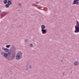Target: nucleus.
<instances>
[{"label":"nucleus","mask_w":79,"mask_h":79,"mask_svg":"<svg viewBox=\"0 0 79 79\" xmlns=\"http://www.w3.org/2000/svg\"><path fill=\"white\" fill-rule=\"evenodd\" d=\"M13 54L10 55H8V56L6 58L7 60H13L15 58V52H12Z\"/></svg>","instance_id":"obj_1"},{"label":"nucleus","mask_w":79,"mask_h":79,"mask_svg":"<svg viewBox=\"0 0 79 79\" xmlns=\"http://www.w3.org/2000/svg\"><path fill=\"white\" fill-rule=\"evenodd\" d=\"M22 55H23V52L21 51H19L16 56V59L17 60H21V57H22Z\"/></svg>","instance_id":"obj_2"},{"label":"nucleus","mask_w":79,"mask_h":79,"mask_svg":"<svg viewBox=\"0 0 79 79\" xmlns=\"http://www.w3.org/2000/svg\"><path fill=\"white\" fill-rule=\"evenodd\" d=\"M76 25L75 26V30L74 32L75 33H77V32H79V22L77 20Z\"/></svg>","instance_id":"obj_3"},{"label":"nucleus","mask_w":79,"mask_h":79,"mask_svg":"<svg viewBox=\"0 0 79 79\" xmlns=\"http://www.w3.org/2000/svg\"><path fill=\"white\" fill-rule=\"evenodd\" d=\"M79 0H74L72 3L73 5H79Z\"/></svg>","instance_id":"obj_4"},{"label":"nucleus","mask_w":79,"mask_h":79,"mask_svg":"<svg viewBox=\"0 0 79 79\" xmlns=\"http://www.w3.org/2000/svg\"><path fill=\"white\" fill-rule=\"evenodd\" d=\"M41 32H42V34H45L47 33V31L46 29H44L43 30H41Z\"/></svg>","instance_id":"obj_5"},{"label":"nucleus","mask_w":79,"mask_h":79,"mask_svg":"<svg viewBox=\"0 0 79 79\" xmlns=\"http://www.w3.org/2000/svg\"><path fill=\"white\" fill-rule=\"evenodd\" d=\"M79 64V62L78 61H76L74 63V66H76L77 65L78 66Z\"/></svg>","instance_id":"obj_6"},{"label":"nucleus","mask_w":79,"mask_h":79,"mask_svg":"<svg viewBox=\"0 0 79 79\" xmlns=\"http://www.w3.org/2000/svg\"><path fill=\"white\" fill-rule=\"evenodd\" d=\"M11 48L13 50H16V48H15V47L13 45H12Z\"/></svg>","instance_id":"obj_7"},{"label":"nucleus","mask_w":79,"mask_h":79,"mask_svg":"<svg viewBox=\"0 0 79 79\" xmlns=\"http://www.w3.org/2000/svg\"><path fill=\"white\" fill-rule=\"evenodd\" d=\"M3 56L4 57H6V58H7L8 55V54L6 53H4L3 54Z\"/></svg>","instance_id":"obj_8"},{"label":"nucleus","mask_w":79,"mask_h":79,"mask_svg":"<svg viewBox=\"0 0 79 79\" xmlns=\"http://www.w3.org/2000/svg\"><path fill=\"white\" fill-rule=\"evenodd\" d=\"M7 3L10 5H12V2H11V1L8 0L7 2Z\"/></svg>","instance_id":"obj_9"},{"label":"nucleus","mask_w":79,"mask_h":79,"mask_svg":"<svg viewBox=\"0 0 79 79\" xmlns=\"http://www.w3.org/2000/svg\"><path fill=\"white\" fill-rule=\"evenodd\" d=\"M41 30H43V29H45V26L44 25H42L41 26Z\"/></svg>","instance_id":"obj_10"},{"label":"nucleus","mask_w":79,"mask_h":79,"mask_svg":"<svg viewBox=\"0 0 79 79\" xmlns=\"http://www.w3.org/2000/svg\"><path fill=\"white\" fill-rule=\"evenodd\" d=\"M26 71H28V70H29V67H28V64H27L26 66Z\"/></svg>","instance_id":"obj_11"},{"label":"nucleus","mask_w":79,"mask_h":79,"mask_svg":"<svg viewBox=\"0 0 79 79\" xmlns=\"http://www.w3.org/2000/svg\"><path fill=\"white\" fill-rule=\"evenodd\" d=\"M4 51L6 52H9V49L7 48H5Z\"/></svg>","instance_id":"obj_12"},{"label":"nucleus","mask_w":79,"mask_h":79,"mask_svg":"<svg viewBox=\"0 0 79 79\" xmlns=\"http://www.w3.org/2000/svg\"><path fill=\"white\" fill-rule=\"evenodd\" d=\"M8 3V2L7 1V0H4L3 1V3L4 4H6Z\"/></svg>","instance_id":"obj_13"},{"label":"nucleus","mask_w":79,"mask_h":79,"mask_svg":"<svg viewBox=\"0 0 79 79\" xmlns=\"http://www.w3.org/2000/svg\"><path fill=\"white\" fill-rule=\"evenodd\" d=\"M5 6L6 8H8L10 6V4L7 3L5 5Z\"/></svg>","instance_id":"obj_14"},{"label":"nucleus","mask_w":79,"mask_h":79,"mask_svg":"<svg viewBox=\"0 0 79 79\" xmlns=\"http://www.w3.org/2000/svg\"><path fill=\"white\" fill-rule=\"evenodd\" d=\"M33 46H34V45H33V44H32V43H31V44H30V47H33Z\"/></svg>","instance_id":"obj_15"},{"label":"nucleus","mask_w":79,"mask_h":79,"mask_svg":"<svg viewBox=\"0 0 79 79\" xmlns=\"http://www.w3.org/2000/svg\"><path fill=\"white\" fill-rule=\"evenodd\" d=\"M10 45H6V48H9L10 47Z\"/></svg>","instance_id":"obj_16"},{"label":"nucleus","mask_w":79,"mask_h":79,"mask_svg":"<svg viewBox=\"0 0 79 79\" xmlns=\"http://www.w3.org/2000/svg\"><path fill=\"white\" fill-rule=\"evenodd\" d=\"M1 14L2 15H3L5 16V12H3L1 13Z\"/></svg>","instance_id":"obj_17"},{"label":"nucleus","mask_w":79,"mask_h":79,"mask_svg":"<svg viewBox=\"0 0 79 79\" xmlns=\"http://www.w3.org/2000/svg\"><path fill=\"white\" fill-rule=\"evenodd\" d=\"M7 54H8V55H10V52H7Z\"/></svg>","instance_id":"obj_18"},{"label":"nucleus","mask_w":79,"mask_h":79,"mask_svg":"<svg viewBox=\"0 0 79 79\" xmlns=\"http://www.w3.org/2000/svg\"><path fill=\"white\" fill-rule=\"evenodd\" d=\"M25 42H27V39H26L25 40Z\"/></svg>","instance_id":"obj_19"},{"label":"nucleus","mask_w":79,"mask_h":79,"mask_svg":"<svg viewBox=\"0 0 79 79\" xmlns=\"http://www.w3.org/2000/svg\"><path fill=\"white\" fill-rule=\"evenodd\" d=\"M6 48H4V47H2V50H5V49Z\"/></svg>","instance_id":"obj_20"},{"label":"nucleus","mask_w":79,"mask_h":79,"mask_svg":"<svg viewBox=\"0 0 79 79\" xmlns=\"http://www.w3.org/2000/svg\"><path fill=\"white\" fill-rule=\"evenodd\" d=\"M3 53H4V52L2 51L1 52V55H2L3 54Z\"/></svg>","instance_id":"obj_21"},{"label":"nucleus","mask_w":79,"mask_h":79,"mask_svg":"<svg viewBox=\"0 0 79 79\" xmlns=\"http://www.w3.org/2000/svg\"><path fill=\"white\" fill-rule=\"evenodd\" d=\"M36 4H39V2H36Z\"/></svg>","instance_id":"obj_22"},{"label":"nucleus","mask_w":79,"mask_h":79,"mask_svg":"<svg viewBox=\"0 0 79 79\" xmlns=\"http://www.w3.org/2000/svg\"><path fill=\"white\" fill-rule=\"evenodd\" d=\"M19 6H21V4H19Z\"/></svg>","instance_id":"obj_23"},{"label":"nucleus","mask_w":79,"mask_h":79,"mask_svg":"<svg viewBox=\"0 0 79 79\" xmlns=\"http://www.w3.org/2000/svg\"><path fill=\"white\" fill-rule=\"evenodd\" d=\"M31 68H32V66L31 65H30L29 68H30L31 69Z\"/></svg>","instance_id":"obj_24"},{"label":"nucleus","mask_w":79,"mask_h":79,"mask_svg":"<svg viewBox=\"0 0 79 79\" xmlns=\"http://www.w3.org/2000/svg\"><path fill=\"white\" fill-rule=\"evenodd\" d=\"M35 6H39V5H38L37 4H35Z\"/></svg>","instance_id":"obj_25"},{"label":"nucleus","mask_w":79,"mask_h":79,"mask_svg":"<svg viewBox=\"0 0 79 79\" xmlns=\"http://www.w3.org/2000/svg\"><path fill=\"white\" fill-rule=\"evenodd\" d=\"M1 13V10H0V13Z\"/></svg>","instance_id":"obj_26"},{"label":"nucleus","mask_w":79,"mask_h":79,"mask_svg":"<svg viewBox=\"0 0 79 79\" xmlns=\"http://www.w3.org/2000/svg\"><path fill=\"white\" fill-rule=\"evenodd\" d=\"M63 74H64V73Z\"/></svg>","instance_id":"obj_27"},{"label":"nucleus","mask_w":79,"mask_h":79,"mask_svg":"<svg viewBox=\"0 0 79 79\" xmlns=\"http://www.w3.org/2000/svg\"><path fill=\"white\" fill-rule=\"evenodd\" d=\"M9 0V1H11V0Z\"/></svg>","instance_id":"obj_28"},{"label":"nucleus","mask_w":79,"mask_h":79,"mask_svg":"<svg viewBox=\"0 0 79 79\" xmlns=\"http://www.w3.org/2000/svg\"><path fill=\"white\" fill-rule=\"evenodd\" d=\"M62 62H63V61H62Z\"/></svg>","instance_id":"obj_29"}]
</instances>
